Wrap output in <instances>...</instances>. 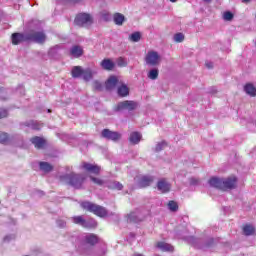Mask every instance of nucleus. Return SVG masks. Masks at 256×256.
I'll list each match as a JSON object with an SVG mask.
<instances>
[{
  "label": "nucleus",
  "mask_w": 256,
  "mask_h": 256,
  "mask_svg": "<svg viewBox=\"0 0 256 256\" xmlns=\"http://www.w3.org/2000/svg\"><path fill=\"white\" fill-rule=\"evenodd\" d=\"M41 29V24L37 21H32L28 24V31L21 33L15 32L11 35L12 45H21V43H37L43 45L47 41V35Z\"/></svg>",
  "instance_id": "obj_1"
},
{
  "label": "nucleus",
  "mask_w": 256,
  "mask_h": 256,
  "mask_svg": "<svg viewBox=\"0 0 256 256\" xmlns=\"http://www.w3.org/2000/svg\"><path fill=\"white\" fill-rule=\"evenodd\" d=\"M184 241L195 247V249H213L219 243V239L213 237L197 238L195 236H185Z\"/></svg>",
  "instance_id": "obj_2"
},
{
  "label": "nucleus",
  "mask_w": 256,
  "mask_h": 256,
  "mask_svg": "<svg viewBox=\"0 0 256 256\" xmlns=\"http://www.w3.org/2000/svg\"><path fill=\"white\" fill-rule=\"evenodd\" d=\"M61 183L73 187V189H83V183H85V175L71 172L69 174H62L59 176Z\"/></svg>",
  "instance_id": "obj_3"
},
{
  "label": "nucleus",
  "mask_w": 256,
  "mask_h": 256,
  "mask_svg": "<svg viewBox=\"0 0 256 256\" xmlns=\"http://www.w3.org/2000/svg\"><path fill=\"white\" fill-rule=\"evenodd\" d=\"M80 207L81 209H83V211H87L88 213H93V215H96V217H107V215H109L107 208L99 204H95L91 201L81 202Z\"/></svg>",
  "instance_id": "obj_4"
},
{
  "label": "nucleus",
  "mask_w": 256,
  "mask_h": 256,
  "mask_svg": "<svg viewBox=\"0 0 256 256\" xmlns=\"http://www.w3.org/2000/svg\"><path fill=\"white\" fill-rule=\"evenodd\" d=\"M73 79H82L86 82L93 79V70L91 68L83 69L81 66H74L71 71Z\"/></svg>",
  "instance_id": "obj_5"
},
{
  "label": "nucleus",
  "mask_w": 256,
  "mask_h": 256,
  "mask_svg": "<svg viewBox=\"0 0 256 256\" xmlns=\"http://www.w3.org/2000/svg\"><path fill=\"white\" fill-rule=\"evenodd\" d=\"M72 223L74 225H78L79 227H83V229H96L97 221L93 218L85 219V216L78 215L71 217Z\"/></svg>",
  "instance_id": "obj_6"
},
{
  "label": "nucleus",
  "mask_w": 256,
  "mask_h": 256,
  "mask_svg": "<svg viewBox=\"0 0 256 256\" xmlns=\"http://www.w3.org/2000/svg\"><path fill=\"white\" fill-rule=\"evenodd\" d=\"M78 27H85V25H93V16L89 13H79L74 20Z\"/></svg>",
  "instance_id": "obj_7"
},
{
  "label": "nucleus",
  "mask_w": 256,
  "mask_h": 256,
  "mask_svg": "<svg viewBox=\"0 0 256 256\" xmlns=\"http://www.w3.org/2000/svg\"><path fill=\"white\" fill-rule=\"evenodd\" d=\"M145 63L150 67H157V65L161 63V56L159 55V52L149 51L145 57Z\"/></svg>",
  "instance_id": "obj_8"
},
{
  "label": "nucleus",
  "mask_w": 256,
  "mask_h": 256,
  "mask_svg": "<svg viewBox=\"0 0 256 256\" xmlns=\"http://www.w3.org/2000/svg\"><path fill=\"white\" fill-rule=\"evenodd\" d=\"M135 109H137V102L125 100L117 104L115 111H135Z\"/></svg>",
  "instance_id": "obj_9"
},
{
  "label": "nucleus",
  "mask_w": 256,
  "mask_h": 256,
  "mask_svg": "<svg viewBox=\"0 0 256 256\" xmlns=\"http://www.w3.org/2000/svg\"><path fill=\"white\" fill-rule=\"evenodd\" d=\"M80 169L86 171V173H91L92 175H99L101 173V166L97 164H91L89 162H82Z\"/></svg>",
  "instance_id": "obj_10"
},
{
  "label": "nucleus",
  "mask_w": 256,
  "mask_h": 256,
  "mask_svg": "<svg viewBox=\"0 0 256 256\" xmlns=\"http://www.w3.org/2000/svg\"><path fill=\"white\" fill-rule=\"evenodd\" d=\"M101 137H103V139H107V141L117 142L119 139H121V133L111 131L110 129L106 128L102 130Z\"/></svg>",
  "instance_id": "obj_11"
},
{
  "label": "nucleus",
  "mask_w": 256,
  "mask_h": 256,
  "mask_svg": "<svg viewBox=\"0 0 256 256\" xmlns=\"http://www.w3.org/2000/svg\"><path fill=\"white\" fill-rule=\"evenodd\" d=\"M155 181V178L151 175H144L139 178L138 185L141 189H145L146 187H150L151 183Z\"/></svg>",
  "instance_id": "obj_12"
},
{
  "label": "nucleus",
  "mask_w": 256,
  "mask_h": 256,
  "mask_svg": "<svg viewBox=\"0 0 256 256\" xmlns=\"http://www.w3.org/2000/svg\"><path fill=\"white\" fill-rule=\"evenodd\" d=\"M237 185V177L223 178L222 191L226 189H235Z\"/></svg>",
  "instance_id": "obj_13"
},
{
  "label": "nucleus",
  "mask_w": 256,
  "mask_h": 256,
  "mask_svg": "<svg viewBox=\"0 0 256 256\" xmlns=\"http://www.w3.org/2000/svg\"><path fill=\"white\" fill-rule=\"evenodd\" d=\"M105 187L112 191H123V185L121 182L115 180H105Z\"/></svg>",
  "instance_id": "obj_14"
},
{
  "label": "nucleus",
  "mask_w": 256,
  "mask_h": 256,
  "mask_svg": "<svg viewBox=\"0 0 256 256\" xmlns=\"http://www.w3.org/2000/svg\"><path fill=\"white\" fill-rule=\"evenodd\" d=\"M83 47L79 45H74L69 49V55L74 57V59H79V57H83Z\"/></svg>",
  "instance_id": "obj_15"
},
{
  "label": "nucleus",
  "mask_w": 256,
  "mask_h": 256,
  "mask_svg": "<svg viewBox=\"0 0 256 256\" xmlns=\"http://www.w3.org/2000/svg\"><path fill=\"white\" fill-rule=\"evenodd\" d=\"M17 139V135H9L5 132L0 134L1 145H8L13 143Z\"/></svg>",
  "instance_id": "obj_16"
},
{
  "label": "nucleus",
  "mask_w": 256,
  "mask_h": 256,
  "mask_svg": "<svg viewBox=\"0 0 256 256\" xmlns=\"http://www.w3.org/2000/svg\"><path fill=\"white\" fill-rule=\"evenodd\" d=\"M30 142L32 143V145H34L36 149H44L45 145H47V141L39 136L32 137L30 139Z\"/></svg>",
  "instance_id": "obj_17"
},
{
  "label": "nucleus",
  "mask_w": 256,
  "mask_h": 256,
  "mask_svg": "<svg viewBox=\"0 0 256 256\" xmlns=\"http://www.w3.org/2000/svg\"><path fill=\"white\" fill-rule=\"evenodd\" d=\"M210 187H214V189H220L223 191V178L212 177L208 181Z\"/></svg>",
  "instance_id": "obj_18"
},
{
  "label": "nucleus",
  "mask_w": 256,
  "mask_h": 256,
  "mask_svg": "<svg viewBox=\"0 0 256 256\" xmlns=\"http://www.w3.org/2000/svg\"><path fill=\"white\" fill-rule=\"evenodd\" d=\"M119 83V79L116 76H110L105 82V87L107 91H112L115 89Z\"/></svg>",
  "instance_id": "obj_19"
},
{
  "label": "nucleus",
  "mask_w": 256,
  "mask_h": 256,
  "mask_svg": "<svg viewBox=\"0 0 256 256\" xmlns=\"http://www.w3.org/2000/svg\"><path fill=\"white\" fill-rule=\"evenodd\" d=\"M157 189L161 193H169L171 191V184L165 181V179L159 180L157 182Z\"/></svg>",
  "instance_id": "obj_20"
},
{
  "label": "nucleus",
  "mask_w": 256,
  "mask_h": 256,
  "mask_svg": "<svg viewBox=\"0 0 256 256\" xmlns=\"http://www.w3.org/2000/svg\"><path fill=\"white\" fill-rule=\"evenodd\" d=\"M100 65L104 71H113L115 69V62L109 58L103 59Z\"/></svg>",
  "instance_id": "obj_21"
},
{
  "label": "nucleus",
  "mask_w": 256,
  "mask_h": 256,
  "mask_svg": "<svg viewBox=\"0 0 256 256\" xmlns=\"http://www.w3.org/2000/svg\"><path fill=\"white\" fill-rule=\"evenodd\" d=\"M128 221L129 223H141V221H143V216L139 214V210H136L135 212L128 214Z\"/></svg>",
  "instance_id": "obj_22"
},
{
  "label": "nucleus",
  "mask_w": 256,
  "mask_h": 256,
  "mask_svg": "<svg viewBox=\"0 0 256 256\" xmlns=\"http://www.w3.org/2000/svg\"><path fill=\"white\" fill-rule=\"evenodd\" d=\"M143 136L139 132H131L129 137V142L131 145H139L141 143V138Z\"/></svg>",
  "instance_id": "obj_23"
},
{
  "label": "nucleus",
  "mask_w": 256,
  "mask_h": 256,
  "mask_svg": "<svg viewBox=\"0 0 256 256\" xmlns=\"http://www.w3.org/2000/svg\"><path fill=\"white\" fill-rule=\"evenodd\" d=\"M61 51V46L60 45H55L52 48L49 49L48 51V56L51 59H57L59 58V52Z\"/></svg>",
  "instance_id": "obj_24"
},
{
  "label": "nucleus",
  "mask_w": 256,
  "mask_h": 256,
  "mask_svg": "<svg viewBox=\"0 0 256 256\" xmlns=\"http://www.w3.org/2000/svg\"><path fill=\"white\" fill-rule=\"evenodd\" d=\"M84 241L88 245H97V243H99V237L95 234H88L85 236Z\"/></svg>",
  "instance_id": "obj_25"
},
{
  "label": "nucleus",
  "mask_w": 256,
  "mask_h": 256,
  "mask_svg": "<svg viewBox=\"0 0 256 256\" xmlns=\"http://www.w3.org/2000/svg\"><path fill=\"white\" fill-rule=\"evenodd\" d=\"M118 97H127L129 95V87L126 84H121L117 88Z\"/></svg>",
  "instance_id": "obj_26"
},
{
  "label": "nucleus",
  "mask_w": 256,
  "mask_h": 256,
  "mask_svg": "<svg viewBox=\"0 0 256 256\" xmlns=\"http://www.w3.org/2000/svg\"><path fill=\"white\" fill-rule=\"evenodd\" d=\"M24 126L29 127L30 129H33L34 131H39V129H41L42 124L35 120H30V121L24 122Z\"/></svg>",
  "instance_id": "obj_27"
},
{
  "label": "nucleus",
  "mask_w": 256,
  "mask_h": 256,
  "mask_svg": "<svg viewBox=\"0 0 256 256\" xmlns=\"http://www.w3.org/2000/svg\"><path fill=\"white\" fill-rule=\"evenodd\" d=\"M39 169L43 173H51L53 171V165L49 164V162H39Z\"/></svg>",
  "instance_id": "obj_28"
},
{
  "label": "nucleus",
  "mask_w": 256,
  "mask_h": 256,
  "mask_svg": "<svg viewBox=\"0 0 256 256\" xmlns=\"http://www.w3.org/2000/svg\"><path fill=\"white\" fill-rule=\"evenodd\" d=\"M244 91L247 93V95H250V97H256V88L253 84H246L244 86Z\"/></svg>",
  "instance_id": "obj_29"
},
{
  "label": "nucleus",
  "mask_w": 256,
  "mask_h": 256,
  "mask_svg": "<svg viewBox=\"0 0 256 256\" xmlns=\"http://www.w3.org/2000/svg\"><path fill=\"white\" fill-rule=\"evenodd\" d=\"M113 21L115 25L121 26L123 23H125V15L121 13H115L113 16Z\"/></svg>",
  "instance_id": "obj_30"
},
{
  "label": "nucleus",
  "mask_w": 256,
  "mask_h": 256,
  "mask_svg": "<svg viewBox=\"0 0 256 256\" xmlns=\"http://www.w3.org/2000/svg\"><path fill=\"white\" fill-rule=\"evenodd\" d=\"M243 233L246 235V237L255 235V227H253V225L247 224L243 227Z\"/></svg>",
  "instance_id": "obj_31"
},
{
  "label": "nucleus",
  "mask_w": 256,
  "mask_h": 256,
  "mask_svg": "<svg viewBox=\"0 0 256 256\" xmlns=\"http://www.w3.org/2000/svg\"><path fill=\"white\" fill-rule=\"evenodd\" d=\"M168 209L169 211H171L172 213H177V211H179V204H177V202L170 200L168 202Z\"/></svg>",
  "instance_id": "obj_32"
},
{
  "label": "nucleus",
  "mask_w": 256,
  "mask_h": 256,
  "mask_svg": "<svg viewBox=\"0 0 256 256\" xmlns=\"http://www.w3.org/2000/svg\"><path fill=\"white\" fill-rule=\"evenodd\" d=\"M158 249H161L162 251H173V246L171 244H167L165 242H159L157 244Z\"/></svg>",
  "instance_id": "obj_33"
},
{
  "label": "nucleus",
  "mask_w": 256,
  "mask_h": 256,
  "mask_svg": "<svg viewBox=\"0 0 256 256\" xmlns=\"http://www.w3.org/2000/svg\"><path fill=\"white\" fill-rule=\"evenodd\" d=\"M129 40L132 41V43H139V41H141V32H133L130 34Z\"/></svg>",
  "instance_id": "obj_34"
},
{
  "label": "nucleus",
  "mask_w": 256,
  "mask_h": 256,
  "mask_svg": "<svg viewBox=\"0 0 256 256\" xmlns=\"http://www.w3.org/2000/svg\"><path fill=\"white\" fill-rule=\"evenodd\" d=\"M159 77V69L153 68L148 72V79H152V81H155Z\"/></svg>",
  "instance_id": "obj_35"
},
{
  "label": "nucleus",
  "mask_w": 256,
  "mask_h": 256,
  "mask_svg": "<svg viewBox=\"0 0 256 256\" xmlns=\"http://www.w3.org/2000/svg\"><path fill=\"white\" fill-rule=\"evenodd\" d=\"M90 181H92V183H94L95 185H99V187H105V180L90 176Z\"/></svg>",
  "instance_id": "obj_36"
},
{
  "label": "nucleus",
  "mask_w": 256,
  "mask_h": 256,
  "mask_svg": "<svg viewBox=\"0 0 256 256\" xmlns=\"http://www.w3.org/2000/svg\"><path fill=\"white\" fill-rule=\"evenodd\" d=\"M56 225L59 229H66L67 228V220L63 218L56 219Z\"/></svg>",
  "instance_id": "obj_37"
},
{
  "label": "nucleus",
  "mask_w": 256,
  "mask_h": 256,
  "mask_svg": "<svg viewBox=\"0 0 256 256\" xmlns=\"http://www.w3.org/2000/svg\"><path fill=\"white\" fill-rule=\"evenodd\" d=\"M173 39L176 43H183L185 41V35L181 32H178L174 34Z\"/></svg>",
  "instance_id": "obj_38"
},
{
  "label": "nucleus",
  "mask_w": 256,
  "mask_h": 256,
  "mask_svg": "<svg viewBox=\"0 0 256 256\" xmlns=\"http://www.w3.org/2000/svg\"><path fill=\"white\" fill-rule=\"evenodd\" d=\"M165 147H167V142H165V141L158 142L156 144L154 151H155V153H160V151H163V149H165Z\"/></svg>",
  "instance_id": "obj_39"
},
{
  "label": "nucleus",
  "mask_w": 256,
  "mask_h": 256,
  "mask_svg": "<svg viewBox=\"0 0 256 256\" xmlns=\"http://www.w3.org/2000/svg\"><path fill=\"white\" fill-rule=\"evenodd\" d=\"M235 15L231 11H225L223 14L224 21H233Z\"/></svg>",
  "instance_id": "obj_40"
},
{
  "label": "nucleus",
  "mask_w": 256,
  "mask_h": 256,
  "mask_svg": "<svg viewBox=\"0 0 256 256\" xmlns=\"http://www.w3.org/2000/svg\"><path fill=\"white\" fill-rule=\"evenodd\" d=\"M0 100L1 101L7 100V89L0 87Z\"/></svg>",
  "instance_id": "obj_41"
},
{
  "label": "nucleus",
  "mask_w": 256,
  "mask_h": 256,
  "mask_svg": "<svg viewBox=\"0 0 256 256\" xmlns=\"http://www.w3.org/2000/svg\"><path fill=\"white\" fill-rule=\"evenodd\" d=\"M94 89L96 91H102L103 90V84H101V82H99V80H95L94 81Z\"/></svg>",
  "instance_id": "obj_42"
},
{
  "label": "nucleus",
  "mask_w": 256,
  "mask_h": 256,
  "mask_svg": "<svg viewBox=\"0 0 256 256\" xmlns=\"http://www.w3.org/2000/svg\"><path fill=\"white\" fill-rule=\"evenodd\" d=\"M13 240H15V234L6 235L3 239L4 243H10Z\"/></svg>",
  "instance_id": "obj_43"
},
{
  "label": "nucleus",
  "mask_w": 256,
  "mask_h": 256,
  "mask_svg": "<svg viewBox=\"0 0 256 256\" xmlns=\"http://www.w3.org/2000/svg\"><path fill=\"white\" fill-rule=\"evenodd\" d=\"M9 112L5 109H0V119H5V117H8Z\"/></svg>",
  "instance_id": "obj_44"
},
{
  "label": "nucleus",
  "mask_w": 256,
  "mask_h": 256,
  "mask_svg": "<svg viewBox=\"0 0 256 256\" xmlns=\"http://www.w3.org/2000/svg\"><path fill=\"white\" fill-rule=\"evenodd\" d=\"M127 65V62H125V59L119 58L118 59V66L119 67H125Z\"/></svg>",
  "instance_id": "obj_45"
},
{
  "label": "nucleus",
  "mask_w": 256,
  "mask_h": 256,
  "mask_svg": "<svg viewBox=\"0 0 256 256\" xmlns=\"http://www.w3.org/2000/svg\"><path fill=\"white\" fill-rule=\"evenodd\" d=\"M190 185H199V179L191 178L190 179Z\"/></svg>",
  "instance_id": "obj_46"
},
{
  "label": "nucleus",
  "mask_w": 256,
  "mask_h": 256,
  "mask_svg": "<svg viewBox=\"0 0 256 256\" xmlns=\"http://www.w3.org/2000/svg\"><path fill=\"white\" fill-rule=\"evenodd\" d=\"M102 19H104V21H109L111 19V15L105 13L102 15Z\"/></svg>",
  "instance_id": "obj_47"
},
{
  "label": "nucleus",
  "mask_w": 256,
  "mask_h": 256,
  "mask_svg": "<svg viewBox=\"0 0 256 256\" xmlns=\"http://www.w3.org/2000/svg\"><path fill=\"white\" fill-rule=\"evenodd\" d=\"M205 66L207 67V69H213V62L208 61L205 63Z\"/></svg>",
  "instance_id": "obj_48"
},
{
  "label": "nucleus",
  "mask_w": 256,
  "mask_h": 256,
  "mask_svg": "<svg viewBox=\"0 0 256 256\" xmlns=\"http://www.w3.org/2000/svg\"><path fill=\"white\" fill-rule=\"evenodd\" d=\"M251 1H253V0H241V2L244 3L245 5H249V3H251Z\"/></svg>",
  "instance_id": "obj_49"
},
{
  "label": "nucleus",
  "mask_w": 256,
  "mask_h": 256,
  "mask_svg": "<svg viewBox=\"0 0 256 256\" xmlns=\"http://www.w3.org/2000/svg\"><path fill=\"white\" fill-rule=\"evenodd\" d=\"M209 93H217V89H215V87H212L209 89Z\"/></svg>",
  "instance_id": "obj_50"
},
{
  "label": "nucleus",
  "mask_w": 256,
  "mask_h": 256,
  "mask_svg": "<svg viewBox=\"0 0 256 256\" xmlns=\"http://www.w3.org/2000/svg\"><path fill=\"white\" fill-rule=\"evenodd\" d=\"M40 197H42V195H45V192L41 191V190H37L36 192Z\"/></svg>",
  "instance_id": "obj_51"
},
{
  "label": "nucleus",
  "mask_w": 256,
  "mask_h": 256,
  "mask_svg": "<svg viewBox=\"0 0 256 256\" xmlns=\"http://www.w3.org/2000/svg\"><path fill=\"white\" fill-rule=\"evenodd\" d=\"M129 237H130V239H135V233L131 232V233L129 234Z\"/></svg>",
  "instance_id": "obj_52"
},
{
  "label": "nucleus",
  "mask_w": 256,
  "mask_h": 256,
  "mask_svg": "<svg viewBox=\"0 0 256 256\" xmlns=\"http://www.w3.org/2000/svg\"><path fill=\"white\" fill-rule=\"evenodd\" d=\"M70 1L71 3H79L81 0H68Z\"/></svg>",
  "instance_id": "obj_53"
},
{
  "label": "nucleus",
  "mask_w": 256,
  "mask_h": 256,
  "mask_svg": "<svg viewBox=\"0 0 256 256\" xmlns=\"http://www.w3.org/2000/svg\"><path fill=\"white\" fill-rule=\"evenodd\" d=\"M171 3H177V0H170Z\"/></svg>",
  "instance_id": "obj_54"
},
{
  "label": "nucleus",
  "mask_w": 256,
  "mask_h": 256,
  "mask_svg": "<svg viewBox=\"0 0 256 256\" xmlns=\"http://www.w3.org/2000/svg\"><path fill=\"white\" fill-rule=\"evenodd\" d=\"M206 3H211V0H204Z\"/></svg>",
  "instance_id": "obj_55"
},
{
  "label": "nucleus",
  "mask_w": 256,
  "mask_h": 256,
  "mask_svg": "<svg viewBox=\"0 0 256 256\" xmlns=\"http://www.w3.org/2000/svg\"><path fill=\"white\" fill-rule=\"evenodd\" d=\"M102 253H103V255H105V253H106L105 250H103Z\"/></svg>",
  "instance_id": "obj_56"
},
{
  "label": "nucleus",
  "mask_w": 256,
  "mask_h": 256,
  "mask_svg": "<svg viewBox=\"0 0 256 256\" xmlns=\"http://www.w3.org/2000/svg\"><path fill=\"white\" fill-rule=\"evenodd\" d=\"M48 113H51V110H50V109H48Z\"/></svg>",
  "instance_id": "obj_57"
}]
</instances>
